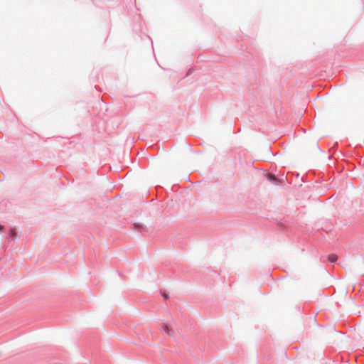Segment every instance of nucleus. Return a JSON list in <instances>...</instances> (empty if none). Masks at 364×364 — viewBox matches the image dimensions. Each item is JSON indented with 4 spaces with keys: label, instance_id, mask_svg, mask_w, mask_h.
Segmentation results:
<instances>
[{
    "label": "nucleus",
    "instance_id": "f257e3e1",
    "mask_svg": "<svg viewBox=\"0 0 364 364\" xmlns=\"http://www.w3.org/2000/svg\"><path fill=\"white\" fill-rule=\"evenodd\" d=\"M265 178H267V180L268 181H269L270 183H272L274 185L279 184V179L277 178V176L272 173H267L265 175Z\"/></svg>",
    "mask_w": 364,
    "mask_h": 364
},
{
    "label": "nucleus",
    "instance_id": "f03ea898",
    "mask_svg": "<svg viewBox=\"0 0 364 364\" xmlns=\"http://www.w3.org/2000/svg\"><path fill=\"white\" fill-rule=\"evenodd\" d=\"M9 236L11 238V240H15L20 237V234L17 231L16 228H11L9 230Z\"/></svg>",
    "mask_w": 364,
    "mask_h": 364
},
{
    "label": "nucleus",
    "instance_id": "7ed1b4c3",
    "mask_svg": "<svg viewBox=\"0 0 364 364\" xmlns=\"http://www.w3.org/2000/svg\"><path fill=\"white\" fill-rule=\"evenodd\" d=\"M163 329L164 331H165V333L168 335V336H173V330L172 328H171L170 326H163Z\"/></svg>",
    "mask_w": 364,
    "mask_h": 364
},
{
    "label": "nucleus",
    "instance_id": "20e7f679",
    "mask_svg": "<svg viewBox=\"0 0 364 364\" xmlns=\"http://www.w3.org/2000/svg\"><path fill=\"white\" fill-rule=\"evenodd\" d=\"M338 257L335 254H331L328 256V260L330 263L334 264L336 262Z\"/></svg>",
    "mask_w": 364,
    "mask_h": 364
},
{
    "label": "nucleus",
    "instance_id": "39448f33",
    "mask_svg": "<svg viewBox=\"0 0 364 364\" xmlns=\"http://www.w3.org/2000/svg\"><path fill=\"white\" fill-rule=\"evenodd\" d=\"M161 296L163 297L164 300L166 301L168 298V292L166 291H164V292H161Z\"/></svg>",
    "mask_w": 364,
    "mask_h": 364
},
{
    "label": "nucleus",
    "instance_id": "423d86ee",
    "mask_svg": "<svg viewBox=\"0 0 364 364\" xmlns=\"http://www.w3.org/2000/svg\"><path fill=\"white\" fill-rule=\"evenodd\" d=\"M193 72V68H190L187 73H186V77H188L189 75H191Z\"/></svg>",
    "mask_w": 364,
    "mask_h": 364
},
{
    "label": "nucleus",
    "instance_id": "0eeeda50",
    "mask_svg": "<svg viewBox=\"0 0 364 364\" xmlns=\"http://www.w3.org/2000/svg\"><path fill=\"white\" fill-rule=\"evenodd\" d=\"M4 232V228L3 225H0V233Z\"/></svg>",
    "mask_w": 364,
    "mask_h": 364
},
{
    "label": "nucleus",
    "instance_id": "6e6552de",
    "mask_svg": "<svg viewBox=\"0 0 364 364\" xmlns=\"http://www.w3.org/2000/svg\"><path fill=\"white\" fill-rule=\"evenodd\" d=\"M293 175L297 178H299V173H294Z\"/></svg>",
    "mask_w": 364,
    "mask_h": 364
},
{
    "label": "nucleus",
    "instance_id": "1a4fd4ad",
    "mask_svg": "<svg viewBox=\"0 0 364 364\" xmlns=\"http://www.w3.org/2000/svg\"><path fill=\"white\" fill-rule=\"evenodd\" d=\"M301 181L302 183H305V182H306L305 178H304V176H302V177H301Z\"/></svg>",
    "mask_w": 364,
    "mask_h": 364
}]
</instances>
